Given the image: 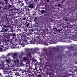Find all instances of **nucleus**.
<instances>
[{
	"label": "nucleus",
	"mask_w": 77,
	"mask_h": 77,
	"mask_svg": "<svg viewBox=\"0 0 77 77\" xmlns=\"http://www.w3.org/2000/svg\"><path fill=\"white\" fill-rule=\"evenodd\" d=\"M40 12L41 14H45V11L44 10H43L40 11Z\"/></svg>",
	"instance_id": "obj_29"
},
{
	"label": "nucleus",
	"mask_w": 77,
	"mask_h": 77,
	"mask_svg": "<svg viewBox=\"0 0 77 77\" xmlns=\"http://www.w3.org/2000/svg\"><path fill=\"white\" fill-rule=\"evenodd\" d=\"M30 32L31 31H30V30H29V32H27L26 34H27V36H30Z\"/></svg>",
	"instance_id": "obj_34"
},
{
	"label": "nucleus",
	"mask_w": 77,
	"mask_h": 77,
	"mask_svg": "<svg viewBox=\"0 0 77 77\" xmlns=\"http://www.w3.org/2000/svg\"><path fill=\"white\" fill-rule=\"evenodd\" d=\"M5 2V5H7V4H8L9 3V2L8 0H4Z\"/></svg>",
	"instance_id": "obj_26"
},
{
	"label": "nucleus",
	"mask_w": 77,
	"mask_h": 77,
	"mask_svg": "<svg viewBox=\"0 0 77 77\" xmlns=\"http://www.w3.org/2000/svg\"><path fill=\"white\" fill-rule=\"evenodd\" d=\"M29 0H25V1L26 2V5H29Z\"/></svg>",
	"instance_id": "obj_28"
},
{
	"label": "nucleus",
	"mask_w": 77,
	"mask_h": 77,
	"mask_svg": "<svg viewBox=\"0 0 77 77\" xmlns=\"http://www.w3.org/2000/svg\"><path fill=\"white\" fill-rule=\"evenodd\" d=\"M37 42H38L39 44H43V41L42 40L40 39H39V41H38Z\"/></svg>",
	"instance_id": "obj_18"
},
{
	"label": "nucleus",
	"mask_w": 77,
	"mask_h": 77,
	"mask_svg": "<svg viewBox=\"0 0 77 77\" xmlns=\"http://www.w3.org/2000/svg\"><path fill=\"white\" fill-rule=\"evenodd\" d=\"M3 51V49L2 48H0V52H2Z\"/></svg>",
	"instance_id": "obj_40"
},
{
	"label": "nucleus",
	"mask_w": 77,
	"mask_h": 77,
	"mask_svg": "<svg viewBox=\"0 0 77 77\" xmlns=\"http://www.w3.org/2000/svg\"><path fill=\"white\" fill-rule=\"evenodd\" d=\"M12 36H13V37H14V38H15V36H16V34L14 33L13 34H12Z\"/></svg>",
	"instance_id": "obj_39"
},
{
	"label": "nucleus",
	"mask_w": 77,
	"mask_h": 77,
	"mask_svg": "<svg viewBox=\"0 0 77 77\" xmlns=\"http://www.w3.org/2000/svg\"><path fill=\"white\" fill-rule=\"evenodd\" d=\"M48 55L51 57H53V56H54V55H55L54 52L52 51H49V52L48 53Z\"/></svg>",
	"instance_id": "obj_8"
},
{
	"label": "nucleus",
	"mask_w": 77,
	"mask_h": 77,
	"mask_svg": "<svg viewBox=\"0 0 77 77\" xmlns=\"http://www.w3.org/2000/svg\"><path fill=\"white\" fill-rule=\"evenodd\" d=\"M21 43H18L17 44V45H19Z\"/></svg>",
	"instance_id": "obj_60"
},
{
	"label": "nucleus",
	"mask_w": 77,
	"mask_h": 77,
	"mask_svg": "<svg viewBox=\"0 0 77 77\" xmlns=\"http://www.w3.org/2000/svg\"><path fill=\"white\" fill-rule=\"evenodd\" d=\"M56 41L57 40H55V39H54L52 40V43H56Z\"/></svg>",
	"instance_id": "obj_31"
},
{
	"label": "nucleus",
	"mask_w": 77,
	"mask_h": 77,
	"mask_svg": "<svg viewBox=\"0 0 77 77\" xmlns=\"http://www.w3.org/2000/svg\"><path fill=\"white\" fill-rule=\"evenodd\" d=\"M14 21L15 23H17V19H14Z\"/></svg>",
	"instance_id": "obj_38"
},
{
	"label": "nucleus",
	"mask_w": 77,
	"mask_h": 77,
	"mask_svg": "<svg viewBox=\"0 0 77 77\" xmlns=\"http://www.w3.org/2000/svg\"><path fill=\"white\" fill-rule=\"evenodd\" d=\"M41 74H38L37 76V77H41Z\"/></svg>",
	"instance_id": "obj_48"
},
{
	"label": "nucleus",
	"mask_w": 77,
	"mask_h": 77,
	"mask_svg": "<svg viewBox=\"0 0 77 77\" xmlns=\"http://www.w3.org/2000/svg\"><path fill=\"white\" fill-rule=\"evenodd\" d=\"M69 48H70V49H71V50H72V49H73V47H70Z\"/></svg>",
	"instance_id": "obj_55"
},
{
	"label": "nucleus",
	"mask_w": 77,
	"mask_h": 77,
	"mask_svg": "<svg viewBox=\"0 0 77 77\" xmlns=\"http://www.w3.org/2000/svg\"><path fill=\"white\" fill-rule=\"evenodd\" d=\"M28 7L29 8L32 9V8H34V6L33 5V4H29V5H28Z\"/></svg>",
	"instance_id": "obj_15"
},
{
	"label": "nucleus",
	"mask_w": 77,
	"mask_h": 77,
	"mask_svg": "<svg viewBox=\"0 0 77 77\" xmlns=\"http://www.w3.org/2000/svg\"><path fill=\"white\" fill-rule=\"evenodd\" d=\"M36 42V40L35 39L32 41V43L33 44H35Z\"/></svg>",
	"instance_id": "obj_33"
},
{
	"label": "nucleus",
	"mask_w": 77,
	"mask_h": 77,
	"mask_svg": "<svg viewBox=\"0 0 77 77\" xmlns=\"http://www.w3.org/2000/svg\"><path fill=\"white\" fill-rule=\"evenodd\" d=\"M24 31L25 32H27V28L25 29H24Z\"/></svg>",
	"instance_id": "obj_49"
},
{
	"label": "nucleus",
	"mask_w": 77,
	"mask_h": 77,
	"mask_svg": "<svg viewBox=\"0 0 77 77\" xmlns=\"http://www.w3.org/2000/svg\"><path fill=\"white\" fill-rule=\"evenodd\" d=\"M15 75H20V74H19V73H18V72H16V73H15Z\"/></svg>",
	"instance_id": "obj_42"
},
{
	"label": "nucleus",
	"mask_w": 77,
	"mask_h": 77,
	"mask_svg": "<svg viewBox=\"0 0 77 77\" xmlns=\"http://www.w3.org/2000/svg\"><path fill=\"white\" fill-rule=\"evenodd\" d=\"M61 31L60 29H58V30H57V33H58V32H61Z\"/></svg>",
	"instance_id": "obj_46"
},
{
	"label": "nucleus",
	"mask_w": 77,
	"mask_h": 77,
	"mask_svg": "<svg viewBox=\"0 0 77 77\" xmlns=\"http://www.w3.org/2000/svg\"><path fill=\"white\" fill-rule=\"evenodd\" d=\"M23 14H24L23 16L21 17L20 19V20L21 21L20 22L21 23H23L24 21H25V20L27 19L26 17L25 16V14H24V13H23Z\"/></svg>",
	"instance_id": "obj_10"
},
{
	"label": "nucleus",
	"mask_w": 77,
	"mask_h": 77,
	"mask_svg": "<svg viewBox=\"0 0 77 77\" xmlns=\"http://www.w3.org/2000/svg\"><path fill=\"white\" fill-rule=\"evenodd\" d=\"M70 32V30H68L67 31V33H69Z\"/></svg>",
	"instance_id": "obj_51"
},
{
	"label": "nucleus",
	"mask_w": 77,
	"mask_h": 77,
	"mask_svg": "<svg viewBox=\"0 0 77 77\" xmlns=\"http://www.w3.org/2000/svg\"><path fill=\"white\" fill-rule=\"evenodd\" d=\"M13 32V30L11 29L10 31H9V32L8 31L7 33H6V34H5V35L7 36L8 39H9L10 40H11L10 39V37L12 36V34L10 32Z\"/></svg>",
	"instance_id": "obj_6"
},
{
	"label": "nucleus",
	"mask_w": 77,
	"mask_h": 77,
	"mask_svg": "<svg viewBox=\"0 0 77 77\" xmlns=\"http://www.w3.org/2000/svg\"><path fill=\"white\" fill-rule=\"evenodd\" d=\"M29 75L31 77H34L35 76V74L32 73H30L29 74Z\"/></svg>",
	"instance_id": "obj_17"
},
{
	"label": "nucleus",
	"mask_w": 77,
	"mask_h": 77,
	"mask_svg": "<svg viewBox=\"0 0 77 77\" xmlns=\"http://www.w3.org/2000/svg\"><path fill=\"white\" fill-rule=\"evenodd\" d=\"M9 32L8 29L7 28H2V29L0 31L1 32H3L5 35H6V33H7Z\"/></svg>",
	"instance_id": "obj_9"
},
{
	"label": "nucleus",
	"mask_w": 77,
	"mask_h": 77,
	"mask_svg": "<svg viewBox=\"0 0 77 77\" xmlns=\"http://www.w3.org/2000/svg\"><path fill=\"white\" fill-rule=\"evenodd\" d=\"M18 71H21L22 74H24V72H25V71L22 70V69L20 68L18 69Z\"/></svg>",
	"instance_id": "obj_23"
},
{
	"label": "nucleus",
	"mask_w": 77,
	"mask_h": 77,
	"mask_svg": "<svg viewBox=\"0 0 77 77\" xmlns=\"http://www.w3.org/2000/svg\"><path fill=\"white\" fill-rule=\"evenodd\" d=\"M14 39H15V41H16V42H21V40L20 38L19 37V36L17 37H17L16 36H15V37L14 38Z\"/></svg>",
	"instance_id": "obj_12"
},
{
	"label": "nucleus",
	"mask_w": 77,
	"mask_h": 77,
	"mask_svg": "<svg viewBox=\"0 0 77 77\" xmlns=\"http://www.w3.org/2000/svg\"><path fill=\"white\" fill-rule=\"evenodd\" d=\"M6 61L7 62V63H9V61L8 60H6Z\"/></svg>",
	"instance_id": "obj_53"
},
{
	"label": "nucleus",
	"mask_w": 77,
	"mask_h": 77,
	"mask_svg": "<svg viewBox=\"0 0 77 77\" xmlns=\"http://www.w3.org/2000/svg\"><path fill=\"white\" fill-rule=\"evenodd\" d=\"M38 21V19L37 18V17H34V21L35 22H36Z\"/></svg>",
	"instance_id": "obj_32"
},
{
	"label": "nucleus",
	"mask_w": 77,
	"mask_h": 77,
	"mask_svg": "<svg viewBox=\"0 0 77 77\" xmlns=\"http://www.w3.org/2000/svg\"><path fill=\"white\" fill-rule=\"evenodd\" d=\"M38 48H35L34 50V51H35L36 53L37 52V51H38Z\"/></svg>",
	"instance_id": "obj_41"
},
{
	"label": "nucleus",
	"mask_w": 77,
	"mask_h": 77,
	"mask_svg": "<svg viewBox=\"0 0 77 77\" xmlns=\"http://www.w3.org/2000/svg\"><path fill=\"white\" fill-rule=\"evenodd\" d=\"M2 67H1V69H2V70H3H3H5L6 68L7 67H6V66H2Z\"/></svg>",
	"instance_id": "obj_30"
},
{
	"label": "nucleus",
	"mask_w": 77,
	"mask_h": 77,
	"mask_svg": "<svg viewBox=\"0 0 77 77\" xmlns=\"http://www.w3.org/2000/svg\"><path fill=\"white\" fill-rule=\"evenodd\" d=\"M75 57H76V58H77V52L75 53Z\"/></svg>",
	"instance_id": "obj_45"
},
{
	"label": "nucleus",
	"mask_w": 77,
	"mask_h": 77,
	"mask_svg": "<svg viewBox=\"0 0 77 77\" xmlns=\"http://www.w3.org/2000/svg\"><path fill=\"white\" fill-rule=\"evenodd\" d=\"M52 49L53 50H55V52H56V51H59V48H56L55 47H53L52 48Z\"/></svg>",
	"instance_id": "obj_16"
},
{
	"label": "nucleus",
	"mask_w": 77,
	"mask_h": 77,
	"mask_svg": "<svg viewBox=\"0 0 77 77\" xmlns=\"http://www.w3.org/2000/svg\"><path fill=\"white\" fill-rule=\"evenodd\" d=\"M22 55H20L19 56V58H20V59H22Z\"/></svg>",
	"instance_id": "obj_54"
},
{
	"label": "nucleus",
	"mask_w": 77,
	"mask_h": 77,
	"mask_svg": "<svg viewBox=\"0 0 77 77\" xmlns=\"http://www.w3.org/2000/svg\"><path fill=\"white\" fill-rule=\"evenodd\" d=\"M30 23H28V24H26V26L27 27H29V26H30Z\"/></svg>",
	"instance_id": "obj_43"
},
{
	"label": "nucleus",
	"mask_w": 77,
	"mask_h": 77,
	"mask_svg": "<svg viewBox=\"0 0 77 77\" xmlns=\"http://www.w3.org/2000/svg\"><path fill=\"white\" fill-rule=\"evenodd\" d=\"M48 28H49V29H51V25H50L49 24L48 26Z\"/></svg>",
	"instance_id": "obj_47"
},
{
	"label": "nucleus",
	"mask_w": 77,
	"mask_h": 77,
	"mask_svg": "<svg viewBox=\"0 0 77 77\" xmlns=\"http://www.w3.org/2000/svg\"><path fill=\"white\" fill-rule=\"evenodd\" d=\"M26 11L27 12V11H29V10L28 8H26Z\"/></svg>",
	"instance_id": "obj_58"
},
{
	"label": "nucleus",
	"mask_w": 77,
	"mask_h": 77,
	"mask_svg": "<svg viewBox=\"0 0 77 77\" xmlns=\"http://www.w3.org/2000/svg\"><path fill=\"white\" fill-rule=\"evenodd\" d=\"M71 55L72 57H74V56H75V53L72 54H71Z\"/></svg>",
	"instance_id": "obj_37"
},
{
	"label": "nucleus",
	"mask_w": 77,
	"mask_h": 77,
	"mask_svg": "<svg viewBox=\"0 0 77 77\" xmlns=\"http://www.w3.org/2000/svg\"><path fill=\"white\" fill-rule=\"evenodd\" d=\"M32 33H32V32H29V36L31 35H32Z\"/></svg>",
	"instance_id": "obj_56"
},
{
	"label": "nucleus",
	"mask_w": 77,
	"mask_h": 77,
	"mask_svg": "<svg viewBox=\"0 0 77 77\" xmlns=\"http://www.w3.org/2000/svg\"><path fill=\"white\" fill-rule=\"evenodd\" d=\"M30 49L28 48H26L25 49V51L27 53L26 54V55L27 57H32V52H29Z\"/></svg>",
	"instance_id": "obj_5"
},
{
	"label": "nucleus",
	"mask_w": 77,
	"mask_h": 77,
	"mask_svg": "<svg viewBox=\"0 0 77 77\" xmlns=\"http://www.w3.org/2000/svg\"><path fill=\"white\" fill-rule=\"evenodd\" d=\"M53 30H54V33H57V28H53Z\"/></svg>",
	"instance_id": "obj_20"
},
{
	"label": "nucleus",
	"mask_w": 77,
	"mask_h": 77,
	"mask_svg": "<svg viewBox=\"0 0 77 77\" xmlns=\"http://www.w3.org/2000/svg\"><path fill=\"white\" fill-rule=\"evenodd\" d=\"M32 52L33 54H34L35 53H36V51H32Z\"/></svg>",
	"instance_id": "obj_59"
},
{
	"label": "nucleus",
	"mask_w": 77,
	"mask_h": 77,
	"mask_svg": "<svg viewBox=\"0 0 77 77\" xmlns=\"http://www.w3.org/2000/svg\"><path fill=\"white\" fill-rule=\"evenodd\" d=\"M15 41L11 40L10 39H7V40L3 42V44L4 45H7L8 44H9V45H11V44H14V42Z\"/></svg>",
	"instance_id": "obj_2"
},
{
	"label": "nucleus",
	"mask_w": 77,
	"mask_h": 77,
	"mask_svg": "<svg viewBox=\"0 0 77 77\" xmlns=\"http://www.w3.org/2000/svg\"><path fill=\"white\" fill-rule=\"evenodd\" d=\"M12 68V66L8 65V67H7L5 69L3 70L4 74H10V73H11V71H10L9 70H11Z\"/></svg>",
	"instance_id": "obj_3"
},
{
	"label": "nucleus",
	"mask_w": 77,
	"mask_h": 77,
	"mask_svg": "<svg viewBox=\"0 0 77 77\" xmlns=\"http://www.w3.org/2000/svg\"><path fill=\"white\" fill-rule=\"evenodd\" d=\"M25 52H22L21 53V55L22 56H23V55H25Z\"/></svg>",
	"instance_id": "obj_36"
},
{
	"label": "nucleus",
	"mask_w": 77,
	"mask_h": 77,
	"mask_svg": "<svg viewBox=\"0 0 77 77\" xmlns=\"http://www.w3.org/2000/svg\"><path fill=\"white\" fill-rule=\"evenodd\" d=\"M43 51H47V50L45 49H43Z\"/></svg>",
	"instance_id": "obj_57"
},
{
	"label": "nucleus",
	"mask_w": 77,
	"mask_h": 77,
	"mask_svg": "<svg viewBox=\"0 0 77 77\" xmlns=\"http://www.w3.org/2000/svg\"><path fill=\"white\" fill-rule=\"evenodd\" d=\"M36 35H37L36 36V38H38V39H39L41 38V37L40 36V33L38 32L37 33H36Z\"/></svg>",
	"instance_id": "obj_14"
},
{
	"label": "nucleus",
	"mask_w": 77,
	"mask_h": 77,
	"mask_svg": "<svg viewBox=\"0 0 77 77\" xmlns=\"http://www.w3.org/2000/svg\"><path fill=\"white\" fill-rule=\"evenodd\" d=\"M23 44H24L26 45H27V44H32V42L31 40V39H26V40H24L23 41Z\"/></svg>",
	"instance_id": "obj_7"
},
{
	"label": "nucleus",
	"mask_w": 77,
	"mask_h": 77,
	"mask_svg": "<svg viewBox=\"0 0 77 77\" xmlns=\"http://www.w3.org/2000/svg\"><path fill=\"white\" fill-rule=\"evenodd\" d=\"M7 27V26L5 25H4L3 28H6Z\"/></svg>",
	"instance_id": "obj_52"
},
{
	"label": "nucleus",
	"mask_w": 77,
	"mask_h": 77,
	"mask_svg": "<svg viewBox=\"0 0 77 77\" xmlns=\"http://www.w3.org/2000/svg\"><path fill=\"white\" fill-rule=\"evenodd\" d=\"M26 7H25L24 8H23V11H24V12H25V11H26Z\"/></svg>",
	"instance_id": "obj_44"
},
{
	"label": "nucleus",
	"mask_w": 77,
	"mask_h": 77,
	"mask_svg": "<svg viewBox=\"0 0 77 77\" xmlns=\"http://www.w3.org/2000/svg\"><path fill=\"white\" fill-rule=\"evenodd\" d=\"M19 38H20L21 41L23 42V41H24L26 39L25 38H26V35L24 33H20L19 35Z\"/></svg>",
	"instance_id": "obj_4"
},
{
	"label": "nucleus",
	"mask_w": 77,
	"mask_h": 77,
	"mask_svg": "<svg viewBox=\"0 0 77 77\" xmlns=\"http://www.w3.org/2000/svg\"><path fill=\"white\" fill-rule=\"evenodd\" d=\"M36 30V28H33L29 30V31L31 32H34Z\"/></svg>",
	"instance_id": "obj_27"
},
{
	"label": "nucleus",
	"mask_w": 77,
	"mask_h": 77,
	"mask_svg": "<svg viewBox=\"0 0 77 77\" xmlns=\"http://www.w3.org/2000/svg\"><path fill=\"white\" fill-rule=\"evenodd\" d=\"M6 6L8 8V9H11L13 7V5L12 3H8V4H7Z\"/></svg>",
	"instance_id": "obj_11"
},
{
	"label": "nucleus",
	"mask_w": 77,
	"mask_h": 77,
	"mask_svg": "<svg viewBox=\"0 0 77 77\" xmlns=\"http://www.w3.org/2000/svg\"><path fill=\"white\" fill-rule=\"evenodd\" d=\"M48 43L50 44V42H49L45 41L43 42V44H44V45H48Z\"/></svg>",
	"instance_id": "obj_13"
},
{
	"label": "nucleus",
	"mask_w": 77,
	"mask_h": 77,
	"mask_svg": "<svg viewBox=\"0 0 77 77\" xmlns=\"http://www.w3.org/2000/svg\"><path fill=\"white\" fill-rule=\"evenodd\" d=\"M17 54L16 53H14V54L13 55V56L14 58H16V57H15V56H17Z\"/></svg>",
	"instance_id": "obj_25"
},
{
	"label": "nucleus",
	"mask_w": 77,
	"mask_h": 77,
	"mask_svg": "<svg viewBox=\"0 0 77 77\" xmlns=\"http://www.w3.org/2000/svg\"><path fill=\"white\" fill-rule=\"evenodd\" d=\"M0 5H3V2H0Z\"/></svg>",
	"instance_id": "obj_62"
},
{
	"label": "nucleus",
	"mask_w": 77,
	"mask_h": 77,
	"mask_svg": "<svg viewBox=\"0 0 77 77\" xmlns=\"http://www.w3.org/2000/svg\"><path fill=\"white\" fill-rule=\"evenodd\" d=\"M60 70L61 71H63L65 70V69L63 67H61L60 69Z\"/></svg>",
	"instance_id": "obj_22"
},
{
	"label": "nucleus",
	"mask_w": 77,
	"mask_h": 77,
	"mask_svg": "<svg viewBox=\"0 0 77 77\" xmlns=\"http://www.w3.org/2000/svg\"><path fill=\"white\" fill-rule=\"evenodd\" d=\"M27 60V57H24L23 59V62H26V60Z\"/></svg>",
	"instance_id": "obj_19"
},
{
	"label": "nucleus",
	"mask_w": 77,
	"mask_h": 77,
	"mask_svg": "<svg viewBox=\"0 0 77 77\" xmlns=\"http://www.w3.org/2000/svg\"><path fill=\"white\" fill-rule=\"evenodd\" d=\"M3 64H4L3 61H2L1 62H0V66H3Z\"/></svg>",
	"instance_id": "obj_24"
},
{
	"label": "nucleus",
	"mask_w": 77,
	"mask_h": 77,
	"mask_svg": "<svg viewBox=\"0 0 77 77\" xmlns=\"http://www.w3.org/2000/svg\"><path fill=\"white\" fill-rule=\"evenodd\" d=\"M49 2H50V0H47V3H49Z\"/></svg>",
	"instance_id": "obj_63"
},
{
	"label": "nucleus",
	"mask_w": 77,
	"mask_h": 77,
	"mask_svg": "<svg viewBox=\"0 0 77 77\" xmlns=\"http://www.w3.org/2000/svg\"><path fill=\"white\" fill-rule=\"evenodd\" d=\"M65 21H68V20L67 19H66L65 20Z\"/></svg>",
	"instance_id": "obj_64"
},
{
	"label": "nucleus",
	"mask_w": 77,
	"mask_h": 77,
	"mask_svg": "<svg viewBox=\"0 0 77 77\" xmlns=\"http://www.w3.org/2000/svg\"><path fill=\"white\" fill-rule=\"evenodd\" d=\"M11 14L12 15H14V14H15V10H14V9H11Z\"/></svg>",
	"instance_id": "obj_21"
},
{
	"label": "nucleus",
	"mask_w": 77,
	"mask_h": 77,
	"mask_svg": "<svg viewBox=\"0 0 77 77\" xmlns=\"http://www.w3.org/2000/svg\"><path fill=\"white\" fill-rule=\"evenodd\" d=\"M28 64L29 65V66H26V67H29V68H28L26 67V69L27 70H26V71H29V72H36V71L37 72H38V73H39V74L41 73L40 72H38V71H39V70H38L36 69H37V67L35 66V69L31 68L30 67V66H29V64Z\"/></svg>",
	"instance_id": "obj_1"
},
{
	"label": "nucleus",
	"mask_w": 77,
	"mask_h": 77,
	"mask_svg": "<svg viewBox=\"0 0 77 77\" xmlns=\"http://www.w3.org/2000/svg\"><path fill=\"white\" fill-rule=\"evenodd\" d=\"M58 7H60V4H58Z\"/></svg>",
	"instance_id": "obj_61"
},
{
	"label": "nucleus",
	"mask_w": 77,
	"mask_h": 77,
	"mask_svg": "<svg viewBox=\"0 0 77 77\" xmlns=\"http://www.w3.org/2000/svg\"><path fill=\"white\" fill-rule=\"evenodd\" d=\"M18 62V60L17 59H16V60H14V62L16 63V64H17V62Z\"/></svg>",
	"instance_id": "obj_35"
},
{
	"label": "nucleus",
	"mask_w": 77,
	"mask_h": 77,
	"mask_svg": "<svg viewBox=\"0 0 77 77\" xmlns=\"http://www.w3.org/2000/svg\"><path fill=\"white\" fill-rule=\"evenodd\" d=\"M74 69L75 71L76 72H77V67H75V68H74Z\"/></svg>",
	"instance_id": "obj_50"
}]
</instances>
